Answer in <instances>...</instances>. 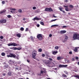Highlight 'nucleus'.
Wrapping results in <instances>:
<instances>
[{
	"label": "nucleus",
	"mask_w": 79,
	"mask_h": 79,
	"mask_svg": "<svg viewBox=\"0 0 79 79\" xmlns=\"http://www.w3.org/2000/svg\"><path fill=\"white\" fill-rule=\"evenodd\" d=\"M56 26H57V25H52V27H56Z\"/></svg>",
	"instance_id": "obj_35"
},
{
	"label": "nucleus",
	"mask_w": 79,
	"mask_h": 79,
	"mask_svg": "<svg viewBox=\"0 0 79 79\" xmlns=\"http://www.w3.org/2000/svg\"><path fill=\"white\" fill-rule=\"evenodd\" d=\"M47 79H51L50 78H48Z\"/></svg>",
	"instance_id": "obj_63"
},
{
	"label": "nucleus",
	"mask_w": 79,
	"mask_h": 79,
	"mask_svg": "<svg viewBox=\"0 0 79 79\" xmlns=\"http://www.w3.org/2000/svg\"><path fill=\"white\" fill-rule=\"evenodd\" d=\"M35 12L36 13H38V10H36L35 11Z\"/></svg>",
	"instance_id": "obj_58"
},
{
	"label": "nucleus",
	"mask_w": 79,
	"mask_h": 79,
	"mask_svg": "<svg viewBox=\"0 0 79 79\" xmlns=\"http://www.w3.org/2000/svg\"><path fill=\"white\" fill-rule=\"evenodd\" d=\"M45 11L49 12H53V10L52 9L51 7L46 8L45 9Z\"/></svg>",
	"instance_id": "obj_4"
},
{
	"label": "nucleus",
	"mask_w": 79,
	"mask_h": 79,
	"mask_svg": "<svg viewBox=\"0 0 79 79\" xmlns=\"http://www.w3.org/2000/svg\"><path fill=\"white\" fill-rule=\"evenodd\" d=\"M53 17H54V18H57V16H55L54 15H53Z\"/></svg>",
	"instance_id": "obj_54"
},
{
	"label": "nucleus",
	"mask_w": 79,
	"mask_h": 79,
	"mask_svg": "<svg viewBox=\"0 0 79 79\" xmlns=\"http://www.w3.org/2000/svg\"><path fill=\"white\" fill-rule=\"evenodd\" d=\"M3 75L4 76H5L6 75V74L5 73H3Z\"/></svg>",
	"instance_id": "obj_61"
},
{
	"label": "nucleus",
	"mask_w": 79,
	"mask_h": 79,
	"mask_svg": "<svg viewBox=\"0 0 79 79\" xmlns=\"http://www.w3.org/2000/svg\"><path fill=\"white\" fill-rule=\"evenodd\" d=\"M42 51V49H39L38 50V52H41Z\"/></svg>",
	"instance_id": "obj_32"
},
{
	"label": "nucleus",
	"mask_w": 79,
	"mask_h": 79,
	"mask_svg": "<svg viewBox=\"0 0 79 79\" xmlns=\"http://www.w3.org/2000/svg\"><path fill=\"white\" fill-rule=\"evenodd\" d=\"M0 38L1 39H3V37L2 36H1L0 37Z\"/></svg>",
	"instance_id": "obj_38"
},
{
	"label": "nucleus",
	"mask_w": 79,
	"mask_h": 79,
	"mask_svg": "<svg viewBox=\"0 0 79 79\" xmlns=\"http://www.w3.org/2000/svg\"><path fill=\"white\" fill-rule=\"evenodd\" d=\"M57 60H60L61 59L60 57V56L57 57Z\"/></svg>",
	"instance_id": "obj_29"
},
{
	"label": "nucleus",
	"mask_w": 79,
	"mask_h": 79,
	"mask_svg": "<svg viewBox=\"0 0 79 79\" xmlns=\"http://www.w3.org/2000/svg\"><path fill=\"white\" fill-rule=\"evenodd\" d=\"M55 48V49L56 50H58L59 49V47L58 46H56Z\"/></svg>",
	"instance_id": "obj_30"
},
{
	"label": "nucleus",
	"mask_w": 79,
	"mask_h": 79,
	"mask_svg": "<svg viewBox=\"0 0 79 79\" xmlns=\"http://www.w3.org/2000/svg\"><path fill=\"white\" fill-rule=\"evenodd\" d=\"M28 28H26V29L25 31H28Z\"/></svg>",
	"instance_id": "obj_49"
},
{
	"label": "nucleus",
	"mask_w": 79,
	"mask_h": 79,
	"mask_svg": "<svg viewBox=\"0 0 79 79\" xmlns=\"http://www.w3.org/2000/svg\"><path fill=\"white\" fill-rule=\"evenodd\" d=\"M10 48L11 49H13L14 50H17V48Z\"/></svg>",
	"instance_id": "obj_17"
},
{
	"label": "nucleus",
	"mask_w": 79,
	"mask_h": 79,
	"mask_svg": "<svg viewBox=\"0 0 79 79\" xmlns=\"http://www.w3.org/2000/svg\"><path fill=\"white\" fill-rule=\"evenodd\" d=\"M76 77L77 78L79 79V76L78 75H77L74 77Z\"/></svg>",
	"instance_id": "obj_22"
},
{
	"label": "nucleus",
	"mask_w": 79,
	"mask_h": 79,
	"mask_svg": "<svg viewBox=\"0 0 79 79\" xmlns=\"http://www.w3.org/2000/svg\"><path fill=\"white\" fill-rule=\"evenodd\" d=\"M69 54H72V51H70L69 52Z\"/></svg>",
	"instance_id": "obj_46"
},
{
	"label": "nucleus",
	"mask_w": 79,
	"mask_h": 79,
	"mask_svg": "<svg viewBox=\"0 0 79 79\" xmlns=\"http://www.w3.org/2000/svg\"><path fill=\"white\" fill-rule=\"evenodd\" d=\"M73 40H76L79 39V34L76 33H74L73 35Z\"/></svg>",
	"instance_id": "obj_1"
},
{
	"label": "nucleus",
	"mask_w": 79,
	"mask_h": 79,
	"mask_svg": "<svg viewBox=\"0 0 79 79\" xmlns=\"http://www.w3.org/2000/svg\"><path fill=\"white\" fill-rule=\"evenodd\" d=\"M11 10H13L10 11V12L12 13L13 14L15 13V11L16 10L15 9V8H14V9L13 8H12V9H11Z\"/></svg>",
	"instance_id": "obj_10"
},
{
	"label": "nucleus",
	"mask_w": 79,
	"mask_h": 79,
	"mask_svg": "<svg viewBox=\"0 0 79 79\" xmlns=\"http://www.w3.org/2000/svg\"><path fill=\"white\" fill-rule=\"evenodd\" d=\"M0 79H4L2 78H0Z\"/></svg>",
	"instance_id": "obj_64"
},
{
	"label": "nucleus",
	"mask_w": 79,
	"mask_h": 79,
	"mask_svg": "<svg viewBox=\"0 0 79 79\" xmlns=\"http://www.w3.org/2000/svg\"><path fill=\"white\" fill-rule=\"evenodd\" d=\"M52 34H50L49 35V36L50 37H52Z\"/></svg>",
	"instance_id": "obj_43"
},
{
	"label": "nucleus",
	"mask_w": 79,
	"mask_h": 79,
	"mask_svg": "<svg viewBox=\"0 0 79 79\" xmlns=\"http://www.w3.org/2000/svg\"><path fill=\"white\" fill-rule=\"evenodd\" d=\"M37 38H38V39L41 40H43V36L41 34H39L37 35Z\"/></svg>",
	"instance_id": "obj_6"
},
{
	"label": "nucleus",
	"mask_w": 79,
	"mask_h": 79,
	"mask_svg": "<svg viewBox=\"0 0 79 79\" xmlns=\"http://www.w3.org/2000/svg\"><path fill=\"white\" fill-rule=\"evenodd\" d=\"M49 60L51 61H52L53 60L52 58H49Z\"/></svg>",
	"instance_id": "obj_50"
},
{
	"label": "nucleus",
	"mask_w": 79,
	"mask_h": 79,
	"mask_svg": "<svg viewBox=\"0 0 79 79\" xmlns=\"http://www.w3.org/2000/svg\"><path fill=\"white\" fill-rule=\"evenodd\" d=\"M65 2L67 3L68 2V0H65L64 1Z\"/></svg>",
	"instance_id": "obj_52"
},
{
	"label": "nucleus",
	"mask_w": 79,
	"mask_h": 79,
	"mask_svg": "<svg viewBox=\"0 0 79 79\" xmlns=\"http://www.w3.org/2000/svg\"><path fill=\"white\" fill-rule=\"evenodd\" d=\"M74 8V6L73 5H70V8H71L72 9H73Z\"/></svg>",
	"instance_id": "obj_20"
},
{
	"label": "nucleus",
	"mask_w": 79,
	"mask_h": 79,
	"mask_svg": "<svg viewBox=\"0 0 79 79\" xmlns=\"http://www.w3.org/2000/svg\"><path fill=\"white\" fill-rule=\"evenodd\" d=\"M40 23L41 25H42L43 26H44V23L43 22H40Z\"/></svg>",
	"instance_id": "obj_25"
},
{
	"label": "nucleus",
	"mask_w": 79,
	"mask_h": 79,
	"mask_svg": "<svg viewBox=\"0 0 79 79\" xmlns=\"http://www.w3.org/2000/svg\"><path fill=\"white\" fill-rule=\"evenodd\" d=\"M33 20L34 21H35V20H40V19L39 18H37V17H36L34 18Z\"/></svg>",
	"instance_id": "obj_15"
},
{
	"label": "nucleus",
	"mask_w": 79,
	"mask_h": 79,
	"mask_svg": "<svg viewBox=\"0 0 79 79\" xmlns=\"http://www.w3.org/2000/svg\"><path fill=\"white\" fill-rule=\"evenodd\" d=\"M42 57H44L45 56V55L44 54H42Z\"/></svg>",
	"instance_id": "obj_45"
},
{
	"label": "nucleus",
	"mask_w": 79,
	"mask_h": 79,
	"mask_svg": "<svg viewBox=\"0 0 79 79\" xmlns=\"http://www.w3.org/2000/svg\"><path fill=\"white\" fill-rule=\"evenodd\" d=\"M59 68L63 67V65H61V64H60V65H59Z\"/></svg>",
	"instance_id": "obj_24"
},
{
	"label": "nucleus",
	"mask_w": 79,
	"mask_h": 79,
	"mask_svg": "<svg viewBox=\"0 0 79 79\" xmlns=\"http://www.w3.org/2000/svg\"><path fill=\"white\" fill-rule=\"evenodd\" d=\"M6 10L5 9H4L0 12V14H2L3 13H6Z\"/></svg>",
	"instance_id": "obj_12"
},
{
	"label": "nucleus",
	"mask_w": 79,
	"mask_h": 79,
	"mask_svg": "<svg viewBox=\"0 0 79 79\" xmlns=\"http://www.w3.org/2000/svg\"><path fill=\"white\" fill-rule=\"evenodd\" d=\"M77 64H78V65H79V62H77Z\"/></svg>",
	"instance_id": "obj_62"
},
{
	"label": "nucleus",
	"mask_w": 79,
	"mask_h": 79,
	"mask_svg": "<svg viewBox=\"0 0 79 79\" xmlns=\"http://www.w3.org/2000/svg\"><path fill=\"white\" fill-rule=\"evenodd\" d=\"M19 12L20 13H22V10H19Z\"/></svg>",
	"instance_id": "obj_41"
},
{
	"label": "nucleus",
	"mask_w": 79,
	"mask_h": 79,
	"mask_svg": "<svg viewBox=\"0 0 79 79\" xmlns=\"http://www.w3.org/2000/svg\"><path fill=\"white\" fill-rule=\"evenodd\" d=\"M75 59H76V60H78L79 59V57H75Z\"/></svg>",
	"instance_id": "obj_44"
},
{
	"label": "nucleus",
	"mask_w": 79,
	"mask_h": 79,
	"mask_svg": "<svg viewBox=\"0 0 79 79\" xmlns=\"http://www.w3.org/2000/svg\"><path fill=\"white\" fill-rule=\"evenodd\" d=\"M27 61L28 62V63H29L30 62V60H29L28 59H27Z\"/></svg>",
	"instance_id": "obj_47"
},
{
	"label": "nucleus",
	"mask_w": 79,
	"mask_h": 79,
	"mask_svg": "<svg viewBox=\"0 0 79 79\" xmlns=\"http://www.w3.org/2000/svg\"><path fill=\"white\" fill-rule=\"evenodd\" d=\"M17 62H15V63H14V65L15 66H16L17 65Z\"/></svg>",
	"instance_id": "obj_36"
},
{
	"label": "nucleus",
	"mask_w": 79,
	"mask_h": 79,
	"mask_svg": "<svg viewBox=\"0 0 79 79\" xmlns=\"http://www.w3.org/2000/svg\"><path fill=\"white\" fill-rule=\"evenodd\" d=\"M68 36H66V35L65 36V38L64 39L67 41V40H68Z\"/></svg>",
	"instance_id": "obj_21"
},
{
	"label": "nucleus",
	"mask_w": 79,
	"mask_h": 79,
	"mask_svg": "<svg viewBox=\"0 0 79 79\" xmlns=\"http://www.w3.org/2000/svg\"><path fill=\"white\" fill-rule=\"evenodd\" d=\"M9 67V65L7 64H6L5 65V66H4V67H6L7 68H8Z\"/></svg>",
	"instance_id": "obj_19"
},
{
	"label": "nucleus",
	"mask_w": 79,
	"mask_h": 79,
	"mask_svg": "<svg viewBox=\"0 0 79 79\" xmlns=\"http://www.w3.org/2000/svg\"><path fill=\"white\" fill-rule=\"evenodd\" d=\"M66 32V31L65 30H61L59 32L60 34H64Z\"/></svg>",
	"instance_id": "obj_8"
},
{
	"label": "nucleus",
	"mask_w": 79,
	"mask_h": 79,
	"mask_svg": "<svg viewBox=\"0 0 79 79\" xmlns=\"http://www.w3.org/2000/svg\"><path fill=\"white\" fill-rule=\"evenodd\" d=\"M7 45L9 46H14L15 47V46H17L18 45L17 44H16V43H9V44H7Z\"/></svg>",
	"instance_id": "obj_5"
},
{
	"label": "nucleus",
	"mask_w": 79,
	"mask_h": 79,
	"mask_svg": "<svg viewBox=\"0 0 79 79\" xmlns=\"http://www.w3.org/2000/svg\"><path fill=\"white\" fill-rule=\"evenodd\" d=\"M21 49V48H18L17 49V50H20Z\"/></svg>",
	"instance_id": "obj_39"
},
{
	"label": "nucleus",
	"mask_w": 79,
	"mask_h": 79,
	"mask_svg": "<svg viewBox=\"0 0 79 79\" xmlns=\"http://www.w3.org/2000/svg\"><path fill=\"white\" fill-rule=\"evenodd\" d=\"M63 27H64V28L67 27V26H63Z\"/></svg>",
	"instance_id": "obj_56"
},
{
	"label": "nucleus",
	"mask_w": 79,
	"mask_h": 79,
	"mask_svg": "<svg viewBox=\"0 0 79 79\" xmlns=\"http://www.w3.org/2000/svg\"><path fill=\"white\" fill-rule=\"evenodd\" d=\"M7 17L9 18H10L11 17V16L10 15H8V16H7Z\"/></svg>",
	"instance_id": "obj_37"
},
{
	"label": "nucleus",
	"mask_w": 79,
	"mask_h": 79,
	"mask_svg": "<svg viewBox=\"0 0 79 79\" xmlns=\"http://www.w3.org/2000/svg\"><path fill=\"white\" fill-rule=\"evenodd\" d=\"M40 73H41V74H42V73H43L44 72H43V71H41Z\"/></svg>",
	"instance_id": "obj_55"
},
{
	"label": "nucleus",
	"mask_w": 79,
	"mask_h": 79,
	"mask_svg": "<svg viewBox=\"0 0 79 79\" xmlns=\"http://www.w3.org/2000/svg\"><path fill=\"white\" fill-rule=\"evenodd\" d=\"M58 52L57 51H52V54L54 55H55Z\"/></svg>",
	"instance_id": "obj_9"
},
{
	"label": "nucleus",
	"mask_w": 79,
	"mask_h": 79,
	"mask_svg": "<svg viewBox=\"0 0 79 79\" xmlns=\"http://www.w3.org/2000/svg\"><path fill=\"white\" fill-rule=\"evenodd\" d=\"M23 20H24V21H25V20H26V19H25V18H23Z\"/></svg>",
	"instance_id": "obj_57"
},
{
	"label": "nucleus",
	"mask_w": 79,
	"mask_h": 79,
	"mask_svg": "<svg viewBox=\"0 0 79 79\" xmlns=\"http://www.w3.org/2000/svg\"><path fill=\"white\" fill-rule=\"evenodd\" d=\"M17 37H20L21 36V34H19V33H18L17 34Z\"/></svg>",
	"instance_id": "obj_18"
},
{
	"label": "nucleus",
	"mask_w": 79,
	"mask_h": 79,
	"mask_svg": "<svg viewBox=\"0 0 79 79\" xmlns=\"http://www.w3.org/2000/svg\"><path fill=\"white\" fill-rule=\"evenodd\" d=\"M64 7H65V8H68V6H64Z\"/></svg>",
	"instance_id": "obj_48"
},
{
	"label": "nucleus",
	"mask_w": 79,
	"mask_h": 79,
	"mask_svg": "<svg viewBox=\"0 0 79 79\" xmlns=\"http://www.w3.org/2000/svg\"><path fill=\"white\" fill-rule=\"evenodd\" d=\"M68 66V65H63V67L66 68Z\"/></svg>",
	"instance_id": "obj_34"
},
{
	"label": "nucleus",
	"mask_w": 79,
	"mask_h": 79,
	"mask_svg": "<svg viewBox=\"0 0 79 79\" xmlns=\"http://www.w3.org/2000/svg\"><path fill=\"white\" fill-rule=\"evenodd\" d=\"M59 10H60V11H62L64 14H65V11L64 10H62L63 9V8H62L59 7Z\"/></svg>",
	"instance_id": "obj_11"
},
{
	"label": "nucleus",
	"mask_w": 79,
	"mask_h": 79,
	"mask_svg": "<svg viewBox=\"0 0 79 79\" xmlns=\"http://www.w3.org/2000/svg\"><path fill=\"white\" fill-rule=\"evenodd\" d=\"M15 69L17 70H18L19 69L18 68H15Z\"/></svg>",
	"instance_id": "obj_60"
},
{
	"label": "nucleus",
	"mask_w": 79,
	"mask_h": 79,
	"mask_svg": "<svg viewBox=\"0 0 79 79\" xmlns=\"http://www.w3.org/2000/svg\"><path fill=\"white\" fill-rule=\"evenodd\" d=\"M36 9V7H35V6H34V7H33V10H34Z\"/></svg>",
	"instance_id": "obj_42"
},
{
	"label": "nucleus",
	"mask_w": 79,
	"mask_h": 79,
	"mask_svg": "<svg viewBox=\"0 0 79 79\" xmlns=\"http://www.w3.org/2000/svg\"><path fill=\"white\" fill-rule=\"evenodd\" d=\"M65 73L67 74H68V73L67 72H65Z\"/></svg>",
	"instance_id": "obj_59"
},
{
	"label": "nucleus",
	"mask_w": 79,
	"mask_h": 79,
	"mask_svg": "<svg viewBox=\"0 0 79 79\" xmlns=\"http://www.w3.org/2000/svg\"><path fill=\"white\" fill-rule=\"evenodd\" d=\"M78 48H75L74 49H73V51L75 52H77Z\"/></svg>",
	"instance_id": "obj_16"
},
{
	"label": "nucleus",
	"mask_w": 79,
	"mask_h": 79,
	"mask_svg": "<svg viewBox=\"0 0 79 79\" xmlns=\"http://www.w3.org/2000/svg\"><path fill=\"white\" fill-rule=\"evenodd\" d=\"M57 20V19H54V20H52L51 21V22H53V21H56Z\"/></svg>",
	"instance_id": "obj_27"
},
{
	"label": "nucleus",
	"mask_w": 79,
	"mask_h": 79,
	"mask_svg": "<svg viewBox=\"0 0 79 79\" xmlns=\"http://www.w3.org/2000/svg\"><path fill=\"white\" fill-rule=\"evenodd\" d=\"M62 77H64V78H66L67 77V76L65 74H63L62 75Z\"/></svg>",
	"instance_id": "obj_23"
},
{
	"label": "nucleus",
	"mask_w": 79,
	"mask_h": 79,
	"mask_svg": "<svg viewBox=\"0 0 79 79\" xmlns=\"http://www.w3.org/2000/svg\"><path fill=\"white\" fill-rule=\"evenodd\" d=\"M24 30V29L23 27H21L20 28V30L21 31H23Z\"/></svg>",
	"instance_id": "obj_33"
},
{
	"label": "nucleus",
	"mask_w": 79,
	"mask_h": 79,
	"mask_svg": "<svg viewBox=\"0 0 79 79\" xmlns=\"http://www.w3.org/2000/svg\"><path fill=\"white\" fill-rule=\"evenodd\" d=\"M30 38L31 39V40L33 42H34V39H35L34 37H33L32 36H31L30 37Z\"/></svg>",
	"instance_id": "obj_14"
},
{
	"label": "nucleus",
	"mask_w": 79,
	"mask_h": 79,
	"mask_svg": "<svg viewBox=\"0 0 79 79\" xmlns=\"http://www.w3.org/2000/svg\"><path fill=\"white\" fill-rule=\"evenodd\" d=\"M7 56L8 57H10V58H15L16 57V55L15 54H13V53H10L9 55H7Z\"/></svg>",
	"instance_id": "obj_2"
},
{
	"label": "nucleus",
	"mask_w": 79,
	"mask_h": 79,
	"mask_svg": "<svg viewBox=\"0 0 79 79\" xmlns=\"http://www.w3.org/2000/svg\"><path fill=\"white\" fill-rule=\"evenodd\" d=\"M75 58H73L72 59V61H75Z\"/></svg>",
	"instance_id": "obj_51"
},
{
	"label": "nucleus",
	"mask_w": 79,
	"mask_h": 79,
	"mask_svg": "<svg viewBox=\"0 0 79 79\" xmlns=\"http://www.w3.org/2000/svg\"><path fill=\"white\" fill-rule=\"evenodd\" d=\"M11 74V72H9L8 73V74L9 76H10Z\"/></svg>",
	"instance_id": "obj_28"
},
{
	"label": "nucleus",
	"mask_w": 79,
	"mask_h": 79,
	"mask_svg": "<svg viewBox=\"0 0 79 79\" xmlns=\"http://www.w3.org/2000/svg\"><path fill=\"white\" fill-rule=\"evenodd\" d=\"M67 40H65V39H64V40H62V42L63 43H65V42L67 41Z\"/></svg>",
	"instance_id": "obj_31"
},
{
	"label": "nucleus",
	"mask_w": 79,
	"mask_h": 79,
	"mask_svg": "<svg viewBox=\"0 0 79 79\" xmlns=\"http://www.w3.org/2000/svg\"><path fill=\"white\" fill-rule=\"evenodd\" d=\"M40 26V24H38V25H37V27H39Z\"/></svg>",
	"instance_id": "obj_53"
},
{
	"label": "nucleus",
	"mask_w": 79,
	"mask_h": 79,
	"mask_svg": "<svg viewBox=\"0 0 79 79\" xmlns=\"http://www.w3.org/2000/svg\"><path fill=\"white\" fill-rule=\"evenodd\" d=\"M65 10L67 11H69L70 10H72V9L71 8H70V9H69L68 8H65Z\"/></svg>",
	"instance_id": "obj_13"
},
{
	"label": "nucleus",
	"mask_w": 79,
	"mask_h": 79,
	"mask_svg": "<svg viewBox=\"0 0 79 79\" xmlns=\"http://www.w3.org/2000/svg\"><path fill=\"white\" fill-rule=\"evenodd\" d=\"M6 19H2L0 20V23H1L3 24L6 23Z\"/></svg>",
	"instance_id": "obj_7"
},
{
	"label": "nucleus",
	"mask_w": 79,
	"mask_h": 79,
	"mask_svg": "<svg viewBox=\"0 0 79 79\" xmlns=\"http://www.w3.org/2000/svg\"><path fill=\"white\" fill-rule=\"evenodd\" d=\"M5 3V2L4 1H2V4H4Z\"/></svg>",
	"instance_id": "obj_40"
},
{
	"label": "nucleus",
	"mask_w": 79,
	"mask_h": 79,
	"mask_svg": "<svg viewBox=\"0 0 79 79\" xmlns=\"http://www.w3.org/2000/svg\"><path fill=\"white\" fill-rule=\"evenodd\" d=\"M37 51H34L32 52V57L34 59H35V56L37 55Z\"/></svg>",
	"instance_id": "obj_3"
},
{
	"label": "nucleus",
	"mask_w": 79,
	"mask_h": 79,
	"mask_svg": "<svg viewBox=\"0 0 79 79\" xmlns=\"http://www.w3.org/2000/svg\"><path fill=\"white\" fill-rule=\"evenodd\" d=\"M1 55L2 56H4L5 55V54L4 53V52H2V53L1 54Z\"/></svg>",
	"instance_id": "obj_26"
}]
</instances>
